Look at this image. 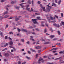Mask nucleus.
Masks as SVG:
<instances>
[{
	"mask_svg": "<svg viewBox=\"0 0 64 64\" xmlns=\"http://www.w3.org/2000/svg\"><path fill=\"white\" fill-rule=\"evenodd\" d=\"M37 20L35 19H33L32 20V21L33 22H34L33 23L34 24H38V23L36 21Z\"/></svg>",
	"mask_w": 64,
	"mask_h": 64,
	"instance_id": "nucleus-1",
	"label": "nucleus"
},
{
	"mask_svg": "<svg viewBox=\"0 0 64 64\" xmlns=\"http://www.w3.org/2000/svg\"><path fill=\"white\" fill-rule=\"evenodd\" d=\"M40 6L42 9V10H44L43 11H45L46 10L45 9V7H44V8L43 7V6L42 5L40 4Z\"/></svg>",
	"mask_w": 64,
	"mask_h": 64,
	"instance_id": "nucleus-2",
	"label": "nucleus"
},
{
	"mask_svg": "<svg viewBox=\"0 0 64 64\" xmlns=\"http://www.w3.org/2000/svg\"><path fill=\"white\" fill-rule=\"evenodd\" d=\"M5 57L8 58L9 56V54L8 53H5L4 55Z\"/></svg>",
	"mask_w": 64,
	"mask_h": 64,
	"instance_id": "nucleus-3",
	"label": "nucleus"
},
{
	"mask_svg": "<svg viewBox=\"0 0 64 64\" xmlns=\"http://www.w3.org/2000/svg\"><path fill=\"white\" fill-rule=\"evenodd\" d=\"M13 41H10V46H13Z\"/></svg>",
	"mask_w": 64,
	"mask_h": 64,
	"instance_id": "nucleus-4",
	"label": "nucleus"
},
{
	"mask_svg": "<svg viewBox=\"0 0 64 64\" xmlns=\"http://www.w3.org/2000/svg\"><path fill=\"white\" fill-rule=\"evenodd\" d=\"M22 30L24 32H28V31L27 30H26V29H22Z\"/></svg>",
	"mask_w": 64,
	"mask_h": 64,
	"instance_id": "nucleus-5",
	"label": "nucleus"
},
{
	"mask_svg": "<svg viewBox=\"0 0 64 64\" xmlns=\"http://www.w3.org/2000/svg\"><path fill=\"white\" fill-rule=\"evenodd\" d=\"M19 20V18H15L14 20L16 21H18Z\"/></svg>",
	"mask_w": 64,
	"mask_h": 64,
	"instance_id": "nucleus-6",
	"label": "nucleus"
},
{
	"mask_svg": "<svg viewBox=\"0 0 64 64\" xmlns=\"http://www.w3.org/2000/svg\"><path fill=\"white\" fill-rule=\"evenodd\" d=\"M36 49H40L41 48V46H38L36 47Z\"/></svg>",
	"mask_w": 64,
	"mask_h": 64,
	"instance_id": "nucleus-7",
	"label": "nucleus"
},
{
	"mask_svg": "<svg viewBox=\"0 0 64 64\" xmlns=\"http://www.w3.org/2000/svg\"><path fill=\"white\" fill-rule=\"evenodd\" d=\"M37 19L38 20H43V19H40V17H38L37 18Z\"/></svg>",
	"mask_w": 64,
	"mask_h": 64,
	"instance_id": "nucleus-8",
	"label": "nucleus"
},
{
	"mask_svg": "<svg viewBox=\"0 0 64 64\" xmlns=\"http://www.w3.org/2000/svg\"><path fill=\"white\" fill-rule=\"evenodd\" d=\"M28 3L29 4H31V0H28Z\"/></svg>",
	"mask_w": 64,
	"mask_h": 64,
	"instance_id": "nucleus-9",
	"label": "nucleus"
},
{
	"mask_svg": "<svg viewBox=\"0 0 64 64\" xmlns=\"http://www.w3.org/2000/svg\"><path fill=\"white\" fill-rule=\"evenodd\" d=\"M9 17V16H4L3 18H4V19H5V18H7V17Z\"/></svg>",
	"mask_w": 64,
	"mask_h": 64,
	"instance_id": "nucleus-10",
	"label": "nucleus"
},
{
	"mask_svg": "<svg viewBox=\"0 0 64 64\" xmlns=\"http://www.w3.org/2000/svg\"><path fill=\"white\" fill-rule=\"evenodd\" d=\"M63 25H64V22H62L60 24V26H62Z\"/></svg>",
	"mask_w": 64,
	"mask_h": 64,
	"instance_id": "nucleus-11",
	"label": "nucleus"
},
{
	"mask_svg": "<svg viewBox=\"0 0 64 64\" xmlns=\"http://www.w3.org/2000/svg\"><path fill=\"white\" fill-rule=\"evenodd\" d=\"M58 5H60L61 3V0H60L58 2Z\"/></svg>",
	"mask_w": 64,
	"mask_h": 64,
	"instance_id": "nucleus-12",
	"label": "nucleus"
},
{
	"mask_svg": "<svg viewBox=\"0 0 64 64\" xmlns=\"http://www.w3.org/2000/svg\"><path fill=\"white\" fill-rule=\"evenodd\" d=\"M47 11L48 12H50V8H47Z\"/></svg>",
	"mask_w": 64,
	"mask_h": 64,
	"instance_id": "nucleus-13",
	"label": "nucleus"
},
{
	"mask_svg": "<svg viewBox=\"0 0 64 64\" xmlns=\"http://www.w3.org/2000/svg\"><path fill=\"white\" fill-rule=\"evenodd\" d=\"M50 37L51 39H52V38H53L55 36L54 35H52L50 36Z\"/></svg>",
	"mask_w": 64,
	"mask_h": 64,
	"instance_id": "nucleus-14",
	"label": "nucleus"
},
{
	"mask_svg": "<svg viewBox=\"0 0 64 64\" xmlns=\"http://www.w3.org/2000/svg\"><path fill=\"white\" fill-rule=\"evenodd\" d=\"M3 16H0V20H2V19H3Z\"/></svg>",
	"mask_w": 64,
	"mask_h": 64,
	"instance_id": "nucleus-15",
	"label": "nucleus"
},
{
	"mask_svg": "<svg viewBox=\"0 0 64 64\" xmlns=\"http://www.w3.org/2000/svg\"><path fill=\"white\" fill-rule=\"evenodd\" d=\"M30 50L33 52H36V51H35V50L32 49H31Z\"/></svg>",
	"mask_w": 64,
	"mask_h": 64,
	"instance_id": "nucleus-16",
	"label": "nucleus"
},
{
	"mask_svg": "<svg viewBox=\"0 0 64 64\" xmlns=\"http://www.w3.org/2000/svg\"><path fill=\"white\" fill-rule=\"evenodd\" d=\"M9 44L7 43H6V45L4 46V47H6V46H8Z\"/></svg>",
	"mask_w": 64,
	"mask_h": 64,
	"instance_id": "nucleus-17",
	"label": "nucleus"
},
{
	"mask_svg": "<svg viewBox=\"0 0 64 64\" xmlns=\"http://www.w3.org/2000/svg\"><path fill=\"white\" fill-rule=\"evenodd\" d=\"M19 5L20 6H21L22 8H24V6H23V5H22L21 4H19Z\"/></svg>",
	"mask_w": 64,
	"mask_h": 64,
	"instance_id": "nucleus-18",
	"label": "nucleus"
},
{
	"mask_svg": "<svg viewBox=\"0 0 64 64\" xmlns=\"http://www.w3.org/2000/svg\"><path fill=\"white\" fill-rule=\"evenodd\" d=\"M58 33L59 35H61V33H60V32L58 30Z\"/></svg>",
	"mask_w": 64,
	"mask_h": 64,
	"instance_id": "nucleus-19",
	"label": "nucleus"
},
{
	"mask_svg": "<svg viewBox=\"0 0 64 64\" xmlns=\"http://www.w3.org/2000/svg\"><path fill=\"white\" fill-rule=\"evenodd\" d=\"M44 44H50V42H45Z\"/></svg>",
	"mask_w": 64,
	"mask_h": 64,
	"instance_id": "nucleus-20",
	"label": "nucleus"
},
{
	"mask_svg": "<svg viewBox=\"0 0 64 64\" xmlns=\"http://www.w3.org/2000/svg\"><path fill=\"white\" fill-rule=\"evenodd\" d=\"M8 14V12L6 11L4 12V15H6V14Z\"/></svg>",
	"mask_w": 64,
	"mask_h": 64,
	"instance_id": "nucleus-21",
	"label": "nucleus"
},
{
	"mask_svg": "<svg viewBox=\"0 0 64 64\" xmlns=\"http://www.w3.org/2000/svg\"><path fill=\"white\" fill-rule=\"evenodd\" d=\"M56 45L57 46H60V43H57L56 44Z\"/></svg>",
	"mask_w": 64,
	"mask_h": 64,
	"instance_id": "nucleus-22",
	"label": "nucleus"
},
{
	"mask_svg": "<svg viewBox=\"0 0 64 64\" xmlns=\"http://www.w3.org/2000/svg\"><path fill=\"white\" fill-rule=\"evenodd\" d=\"M30 8H26V10H27V11H28L29 12H30Z\"/></svg>",
	"mask_w": 64,
	"mask_h": 64,
	"instance_id": "nucleus-23",
	"label": "nucleus"
},
{
	"mask_svg": "<svg viewBox=\"0 0 64 64\" xmlns=\"http://www.w3.org/2000/svg\"><path fill=\"white\" fill-rule=\"evenodd\" d=\"M56 27H57L58 28H60V26L59 25V24H56Z\"/></svg>",
	"mask_w": 64,
	"mask_h": 64,
	"instance_id": "nucleus-24",
	"label": "nucleus"
},
{
	"mask_svg": "<svg viewBox=\"0 0 64 64\" xmlns=\"http://www.w3.org/2000/svg\"><path fill=\"white\" fill-rule=\"evenodd\" d=\"M42 60H43V58H40L38 61H41Z\"/></svg>",
	"mask_w": 64,
	"mask_h": 64,
	"instance_id": "nucleus-25",
	"label": "nucleus"
},
{
	"mask_svg": "<svg viewBox=\"0 0 64 64\" xmlns=\"http://www.w3.org/2000/svg\"><path fill=\"white\" fill-rule=\"evenodd\" d=\"M15 7L16 8V9H18V10H19V7L16 6Z\"/></svg>",
	"mask_w": 64,
	"mask_h": 64,
	"instance_id": "nucleus-26",
	"label": "nucleus"
},
{
	"mask_svg": "<svg viewBox=\"0 0 64 64\" xmlns=\"http://www.w3.org/2000/svg\"><path fill=\"white\" fill-rule=\"evenodd\" d=\"M50 17L51 20H54L53 18V17H52L51 16H50Z\"/></svg>",
	"mask_w": 64,
	"mask_h": 64,
	"instance_id": "nucleus-27",
	"label": "nucleus"
},
{
	"mask_svg": "<svg viewBox=\"0 0 64 64\" xmlns=\"http://www.w3.org/2000/svg\"><path fill=\"white\" fill-rule=\"evenodd\" d=\"M18 32H21V30L19 28H18Z\"/></svg>",
	"mask_w": 64,
	"mask_h": 64,
	"instance_id": "nucleus-28",
	"label": "nucleus"
},
{
	"mask_svg": "<svg viewBox=\"0 0 64 64\" xmlns=\"http://www.w3.org/2000/svg\"><path fill=\"white\" fill-rule=\"evenodd\" d=\"M44 33H46L47 32V29L46 28H45L44 29Z\"/></svg>",
	"mask_w": 64,
	"mask_h": 64,
	"instance_id": "nucleus-29",
	"label": "nucleus"
},
{
	"mask_svg": "<svg viewBox=\"0 0 64 64\" xmlns=\"http://www.w3.org/2000/svg\"><path fill=\"white\" fill-rule=\"evenodd\" d=\"M9 34L10 35H11V34H13V32H10L9 33Z\"/></svg>",
	"mask_w": 64,
	"mask_h": 64,
	"instance_id": "nucleus-30",
	"label": "nucleus"
},
{
	"mask_svg": "<svg viewBox=\"0 0 64 64\" xmlns=\"http://www.w3.org/2000/svg\"><path fill=\"white\" fill-rule=\"evenodd\" d=\"M26 58L28 59V60H30V58L29 57H28V56H26Z\"/></svg>",
	"mask_w": 64,
	"mask_h": 64,
	"instance_id": "nucleus-31",
	"label": "nucleus"
},
{
	"mask_svg": "<svg viewBox=\"0 0 64 64\" xmlns=\"http://www.w3.org/2000/svg\"><path fill=\"white\" fill-rule=\"evenodd\" d=\"M30 40H32V39H33V37L32 36H31L30 37Z\"/></svg>",
	"mask_w": 64,
	"mask_h": 64,
	"instance_id": "nucleus-32",
	"label": "nucleus"
},
{
	"mask_svg": "<svg viewBox=\"0 0 64 64\" xmlns=\"http://www.w3.org/2000/svg\"><path fill=\"white\" fill-rule=\"evenodd\" d=\"M35 30H36L37 31H38L39 32V30L38 29V28H37L35 29Z\"/></svg>",
	"mask_w": 64,
	"mask_h": 64,
	"instance_id": "nucleus-33",
	"label": "nucleus"
},
{
	"mask_svg": "<svg viewBox=\"0 0 64 64\" xmlns=\"http://www.w3.org/2000/svg\"><path fill=\"white\" fill-rule=\"evenodd\" d=\"M50 30L52 32H53V31H54L52 30V28H50Z\"/></svg>",
	"mask_w": 64,
	"mask_h": 64,
	"instance_id": "nucleus-34",
	"label": "nucleus"
},
{
	"mask_svg": "<svg viewBox=\"0 0 64 64\" xmlns=\"http://www.w3.org/2000/svg\"><path fill=\"white\" fill-rule=\"evenodd\" d=\"M32 5H33L34 4V0H32Z\"/></svg>",
	"mask_w": 64,
	"mask_h": 64,
	"instance_id": "nucleus-35",
	"label": "nucleus"
},
{
	"mask_svg": "<svg viewBox=\"0 0 64 64\" xmlns=\"http://www.w3.org/2000/svg\"><path fill=\"white\" fill-rule=\"evenodd\" d=\"M41 40L42 42H43V41H45V40H44V39H41Z\"/></svg>",
	"mask_w": 64,
	"mask_h": 64,
	"instance_id": "nucleus-36",
	"label": "nucleus"
},
{
	"mask_svg": "<svg viewBox=\"0 0 64 64\" xmlns=\"http://www.w3.org/2000/svg\"><path fill=\"white\" fill-rule=\"evenodd\" d=\"M52 50L53 51L54 50H57V48H54L52 49Z\"/></svg>",
	"mask_w": 64,
	"mask_h": 64,
	"instance_id": "nucleus-37",
	"label": "nucleus"
},
{
	"mask_svg": "<svg viewBox=\"0 0 64 64\" xmlns=\"http://www.w3.org/2000/svg\"><path fill=\"white\" fill-rule=\"evenodd\" d=\"M34 28L33 27L30 26L29 28V29H33Z\"/></svg>",
	"mask_w": 64,
	"mask_h": 64,
	"instance_id": "nucleus-38",
	"label": "nucleus"
},
{
	"mask_svg": "<svg viewBox=\"0 0 64 64\" xmlns=\"http://www.w3.org/2000/svg\"><path fill=\"white\" fill-rule=\"evenodd\" d=\"M33 10L32 8L31 10H30V12H33Z\"/></svg>",
	"mask_w": 64,
	"mask_h": 64,
	"instance_id": "nucleus-39",
	"label": "nucleus"
},
{
	"mask_svg": "<svg viewBox=\"0 0 64 64\" xmlns=\"http://www.w3.org/2000/svg\"><path fill=\"white\" fill-rule=\"evenodd\" d=\"M4 62H6V61H7V59L6 58H4Z\"/></svg>",
	"mask_w": 64,
	"mask_h": 64,
	"instance_id": "nucleus-40",
	"label": "nucleus"
},
{
	"mask_svg": "<svg viewBox=\"0 0 64 64\" xmlns=\"http://www.w3.org/2000/svg\"><path fill=\"white\" fill-rule=\"evenodd\" d=\"M44 58H48V56H44Z\"/></svg>",
	"mask_w": 64,
	"mask_h": 64,
	"instance_id": "nucleus-41",
	"label": "nucleus"
},
{
	"mask_svg": "<svg viewBox=\"0 0 64 64\" xmlns=\"http://www.w3.org/2000/svg\"><path fill=\"white\" fill-rule=\"evenodd\" d=\"M0 34L1 36H3V33H2V32H1Z\"/></svg>",
	"mask_w": 64,
	"mask_h": 64,
	"instance_id": "nucleus-42",
	"label": "nucleus"
},
{
	"mask_svg": "<svg viewBox=\"0 0 64 64\" xmlns=\"http://www.w3.org/2000/svg\"><path fill=\"white\" fill-rule=\"evenodd\" d=\"M55 2L56 3H58V1L57 0H55Z\"/></svg>",
	"mask_w": 64,
	"mask_h": 64,
	"instance_id": "nucleus-43",
	"label": "nucleus"
},
{
	"mask_svg": "<svg viewBox=\"0 0 64 64\" xmlns=\"http://www.w3.org/2000/svg\"><path fill=\"white\" fill-rule=\"evenodd\" d=\"M15 2H12V4H14V3H15Z\"/></svg>",
	"mask_w": 64,
	"mask_h": 64,
	"instance_id": "nucleus-44",
	"label": "nucleus"
},
{
	"mask_svg": "<svg viewBox=\"0 0 64 64\" xmlns=\"http://www.w3.org/2000/svg\"><path fill=\"white\" fill-rule=\"evenodd\" d=\"M38 4H41V2L40 1H38Z\"/></svg>",
	"mask_w": 64,
	"mask_h": 64,
	"instance_id": "nucleus-45",
	"label": "nucleus"
},
{
	"mask_svg": "<svg viewBox=\"0 0 64 64\" xmlns=\"http://www.w3.org/2000/svg\"><path fill=\"white\" fill-rule=\"evenodd\" d=\"M21 40L22 42H24V40L23 39H22Z\"/></svg>",
	"mask_w": 64,
	"mask_h": 64,
	"instance_id": "nucleus-46",
	"label": "nucleus"
},
{
	"mask_svg": "<svg viewBox=\"0 0 64 64\" xmlns=\"http://www.w3.org/2000/svg\"><path fill=\"white\" fill-rule=\"evenodd\" d=\"M8 24H7L6 25V28H8Z\"/></svg>",
	"mask_w": 64,
	"mask_h": 64,
	"instance_id": "nucleus-47",
	"label": "nucleus"
},
{
	"mask_svg": "<svg viewBox=\"0 0 64 64\" xmlns=\"http://www.w3.org/2000/svg\"><path fill=\"white\" fill-rule=\"evenodd\" d=\"M46 26H47V27H48V24H47V23H46Z\"/></svg>",
	"mask_w": 64,
	"mask_h": 64,
	"instance_id": "nucleus-48",
	"label": "nucleus"
},
{
	"mask_svg": "<svg viewBox=\"0 0 64 64\" xmlns=\"http://www.w3.org/2000/svg\"><path fill=\"white\" fill-rule=\"evenodd\" d=\"M61 58H62L61 57H60L58 58H57V59H56V60H59V59H61Z\"/></svg>",
	"mask_w": 64,
	"mask_h": 64,
	"instance_id": "nucleus-49",
	"label": "nucleus"
},
{
	"mask_svg": "<svg viewBox=\"0 0 64 64\" xmlns=\"http://www.w3.org/2000/svg\"><path fill=\"white\" fill-rule=\"evenodd\" d=\"M59 53H60V54H62V53L63 54V52L61 51L59 52Z\"/></svg>",
	"mask_w": 64,
	"mask_h": 64,
	"instance_id": "nucleus-50",
	"label": "nucleus"
},
{
	"mask_svg": "<svg viewBox=\"0 0 64 64\" xmlns=\"http://www.w3.org/2000/svg\"><path fill=\"white\" fill-rule=\"evenodd\" d=\"M53 53H56V52H57V51L56 50L54 51H53L52 52Z\"/></svg>",
	"mask_w": 64,
	"mask_h": 64,
	"instance_id": "nucleus-51",
	"label": "nucleus"
},
{
	"mask_svg": "<svg viewBox=\"0 0 64 64\" xmlns=\"http://www.w3.org/2000/svg\"><path fill=\"white\" fill-rule=\"evenodd\" d=\"M55 17L57 19H58V16H55Z\"/></svg>",
	"mask_w": 64,
	"mask_h": 64,
	"instance_id": "nucleus-52",
	"label": "nucleus"
},
{
	"mask_svg": "<svg viewBox=\"0 0 64 64\" xmlns=\"http://www.w3.org/2000/svg\"><path fill=\"white\" fill-rule=\"evenodd\" d=\"M26 43L28 44H30V42H27Z\"/></svg>",
	"mask_w": 64,
	"mask_h": 64,
	"instance_id": "nucleus-53",
	"label": "nucleus"
},
{
	"mask_svg": "<svg viewBox=\"0 0 64 64\" xmlns=\"http://www.w3.org/2000/svg\"><path fill=\"white\" fill-rule=\"evenodd\" d=\"M8 39L9 40H12V38H8Z\"/></svg>",
	"mask_w": 64,
	"mask_h": 64,
	"instance_id": "nucleus-54",
	"label": "nucleus"
},
{
	"mask_svg": "<svg viewBox=\"0 0 64 64\" xmlns=\"http://www.w3.org/2000/svg\"><path fill=\"white\" fill-rule=\"evenodd\" d=\"M57 38H54L53 40V41H56V40H57Z\"/></svg>",
	"mask_w": 64,
	"mask_h": 64,
	"instance_id": "nucleus-55",
	"label": "nucleus"
},
{
	"mask_svg": "<svg viewBox=\"0 0 64 64\" xmlns=\"http://www.w3.org/2000/svg\"><path fill=\"white\" fill-rule=\"evenodd\" d=\"M1 2H2V3H3L4 2V0H2L1 1Z\"/></svg>",
	"mask_w": 64,
	"mask_h": 64,
	"instance_id": "nucleus-56",
	"label": "nucleus"
},
{
	"mask_svg": "<svg viewBox=\"0 0 64 64\" xmlns=\"http://www.w3.org/2000/svg\"><path fill=\"white\" fill-rule=\"evenodd\" d=\"M6 10H7V11H8L9 10V9H8V8L7 7H6Z\"/></svg>",
	"mask_w": 64,
	"mask_h": 64,
	"instance_id": "nucleus-57",
	"label": "nucleus"
},
{
	"mask_svg": "<svg viewBox=\"0 0 64 64\" xmlns=\"http://www.w3.org/2000/svg\"><path fill=\"white\" fill-rule=\"evenodd\" d=\"M41 52V50H38V53H40V52Z\"/></svg>",
	"mask_w": 64,
	"mask_h": 64,
	"instance_id": "nucleus-58",
	"label": "nucleus"
},
{
	"mask_svg": "<svg viewBox=\"0 0 64 64\" xmlns=\"http://www.w3.org/2000/svg\"><path fill=\"white\" fill-rule=\"evenodd\" d=\"M39 62H38V64H41V62H40V61H38Z\"/></svg>",
	"mask_w": 64,
	"mask_h": 64,
	"instance_id": "nucleus-59",
	"label": "nucleus"
},
{
	"mask_svg": "<svg viewBox=\"0 0 64 64\" xmlns=\"http://www.w3.org/2000/svg\"><path fill=\"white\" fill-rule=\"evenodd\" d=\"M42 27H44L45 26V25H44L42 24Z\"/></svg>",
	"mask_w": 64,
	"mask_h": 64,
	"instance_id": "nucleus-60",
	"label": "nucleus"
},
{
	"mask_svg": "<svg viewBox=\"0 0 64 64\" xmlns=\"http://www.w3.org/2000/svg\"><path fill=\"white\" fill-rule=\"evenodd\" d=\"M28 53H29V54H30V55L31 54V52H29V51H28Z\"/></svg>",
	"mask_w": 64,
	"mask_h": 64,
	"instance_id": "nucleus-61",
	"label": "nucleus"
},
{
	"mask_svg": "<svg viewBox=\"0 0 64 64\" xmlns=\"http://www.w3.org/2000/svg\"><path fill=\"white\" fill-rule=\"evenodd\" d=\"M61 15L62 17H63V13L61 14Z\"/></svg>",
	"mask_w": 64,
	"mask_h": 64,
	"instance_id": "nucleus-62",
	"label": "nucleus"
},
{
	"mask_svg": "<svg viewBox=\"0 0 64 64\" xmlns=\"http://www.w3.org/2000/svg\"><path fill=\"white\" fill-rule=\"evenodd\" d=\"M18 64H21V62H18Z\"/></svg>",
	"mask_w": 64,
	"mask_h": 64,
	"instance_id": "nucleus-63",
	"label": "nucleus"
},
{
	"mask_svg": "<svg viewBox=\"0 0 64 64\" xmlns=\"http://www.w3.org/2000/svg\"><path fill=\"white\" fill-rule=\"evenodd\" d=\"M60 64H61V63H64V61H63L62 62H61L60 63Z\"/></svg>",
	"mask_w": 64,
	"mask_h": 64,
	"instance_id": "nucleus-64",
	"label": "nucleus"
}]
</instances>
